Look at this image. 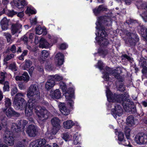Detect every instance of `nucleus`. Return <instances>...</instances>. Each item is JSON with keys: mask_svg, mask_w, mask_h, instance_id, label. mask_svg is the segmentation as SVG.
Masks as SVG:
<instances>
[{"mask_svg": "<svg viewBox=\"0 0 147 147\" xmlns=\"http://www.w3.org/2000/svg\"><path fill=\"white\" fill-rule=\"evenodd\" d=\"M111 24V21L110 18L106 16L101 17L98 18L96 23V32L95 34L96 36V42L101 46H106L109 44V41L107 39V36L106 33L104 30V28L102 26V24L105 25Z\"/></svg>", "mask_w": 147, "mask_h": 147, "instance_id": "f257e3e1", "label": "nucleus"}, {"mask_svg": "<svg viewBox=\"0 0 147 147\" xmlns=\"http://www.w3.org/2000/svg\"><path fill=\"white\" fill-rule=\"evenodd\" d=\"M40 92L38 86L34 84L31 85L29 88L27 96L29 100L25 105V114L28 117L32 114V110L35 105V102L39 98Z\"/></svg>", "mask_w": 147, "mask_h": 147, "instance_id": "f03ea898", "label": "nucleus"}, {"mask_svg": "<svg viewBox=\"0 0 147 147\" xmlns=\"http://www.w3.org/2000/svg\"><path fill=\"white\" fill-rule=\"evenodd\" d=\"M106 93L108 100L109 102H117L121 104L125 103V100L129 97L128 94L125 93L124 95L113 94L106 87Z\"/></svg>", "mask_w": 147, "mask_h": 147, "instance_id": "7ed1b4c3", "label": "nucleus"}, {"mask_svg": "<svg viewBox=\"0 0 147 147\" xmlns=\"http://www.w3.org/2000/svg\"><path fill=\"white\" fill-rule=\"evenodd\" d=\"M35 112L37 116V121L40 123H42L50 116V113L45 109L37 106L35 109Z\"/></svg>", "mask_w": 147, "mask_h": 147, "instance_id": "20e7f679", "label": "nucleus"}, {"mask_svg": "<svg viewBox=\"0 0 147 147\" xmlns=\"http://www.w3.org/2000/svg\"><path fill=\"white\" fill-rule=\"evenodd\" d=\"M25 94L19 93L15 96L13 100V104L14 107L17 109L23 110L25 107L26 104V101L22 97H23Z\"/></svg>", "mask_w": 147, "mask_h": 147, "instance_id": "39448f33", "label": "nucleus"}, {"mask_svg": "<svg viewBox=\"0 0 147 147\" xmlns=\"http://www.w3.org/2000/svg\"><path fill=\"white\" fill-rule=\"evenodd\" d=\"M121 73V69L118 68L117 70H112L108 67H106L105 72L103 73L102 78L105 81H108L109 79V75L111 74L114 76L115 78L119 79L120 78L119 74Z\"/></svg>", "mask_w": 147, "mask_h": 147, "instance_id": "423d86ee", "label": "nucleus"}, {"mask_svg": "<svg viewBox=\"0 0 147 147\" xmlns=\"http://www.w3.org/2000/svg\"><path fill=\"white\" fill-rule=\"evenodd\" d=\"M74 90L72 88H70L64 93L66 100L71 107L73 106L74 104L73 99L74 98Z\"/></svg>", "mask_w": 147, "mask_h": 147, "instance_id": "0eeeda50", "label": "nucleus"}, {"mask_svg": "<svg viewBox=\"0 0 147 147\" xmlns=\"http://www.w3.org/2000/svg\"><path fill=\"white\" fill-rule=\"evenodd\" d=\"M51 122L53 126V127L51 130V132L53 134L55 135L60 129L61 122L57 117H55L51 119Z\"/></svg>", "mask_w": 147, "mask_h": 147, "instance_id": "6e6552de", "label": "nucleus"}, {"mask_svg": "<svg viewBox=\"0 0 147 147\" xmlns=\"http://www.w3.org/2000/svg\"><path fill=\"white\" fill-rule=\"evenodd\" d=\"M3 138L5 142L7 145L12 146L13 145L14 139L12 132L6 131Z\"/></svg>", "mask_w": 147, "mask_h": 147, "instance_id": "1a4fd4ad", "label": "nucleus"}, {"mask_svg": "<svg viewBox=\"0 0 147 147\" xmlns=\"http://www.w3.org/2000/svg\"><path fill=\"white\" fill-rule=\"evenodd\" d=\"M135 141L137 144L140 145L147 144V133L138 134L135 137Z\"/></svg>", "mask_w": 147, "mask_h": 147, "instance_id": "9d476101", "label": "nucleus"}, {"mask_svg": "<svg viewBox=\"0 0 147 147\" xmlns=\"http://www.w3.org/2000/svg\"><path fill=\"white\" fill-rule=\"evenodd\" d=\"M46 142L44 139H40L32 142L30 144V147H52L49 144L45 146Z\"/></svg>", "mask_w": 147, "mask_h": 147, "instance_id": "9b49d317", "label": "nucleus"}, {"mask_svg": "<svg viewBox=\"0 0 147 147\" xmlns=\"http://www.w3.org/2000/svg\"><path fill=\"white\" fill-rule=\"evenodd\" d=\"M26 132L29 136L35 137L38 133L37 127L34 125H30L27 127Z\"/></svg>", "mask_w": 147, "mask_h": 147, "instance_id": "f8f14e48", "label": "nucleus"}, {"mask_svg": "<svg viewBox=\"0 0 147 147\" xmlns=\"http://www.w3.org/2000/svg\"><path fill=\"white\" fill-rule=\"evenodd\" d=\"M112 113L115 119L117 116H121L123 113V109L118 104H115V108L112 110Z\"/></svg>", "mask_w": 147, "mask_h": 147, "instance_id": "ddd939ff", "label": "nucleus"}, {"mask_svg": "<svg viewBox=\"0 0 147 147\" xmlns=\"http://www.w3.org/2000/svg\"><path fill=\"white\" fill-rule=\"evenodd\" d=\"M22 25L18 22L16 24H13L12 25L11 33L14 35L16 33H19L20 32Z\"/></svg>", "mask_w": 147, "mask_h": 147, "instance_id": "4468645a", "label": "nucleus"}, {"mask_svg": "<svg viewBox=\"0 0 147 147\" xmlns=\"http://www.w3.org/2000/svg\"><path fill=\"white\" fill-rule=\"evenodd\" d=\"M13 3L15 6L18 9H21V11L24 6L27 4L25 0H13Z\"/></svg>", "mask_w": 147, "mask_h": 147, "instance_id": "2eb2a0df", "label": "nucleus"}, {"mask_svg": "<svg viewBox=\"0 0 147 147\" xmlns=\"http://www.w3.org/2000/svg\"><path fill=\"white\" fill-rule=\"evenodd\" d=\"M20 121H18L16 123H13L12 124L11 127V130L14 132L18 133L20 131L21 126Z\"/></svg>", "mask_w": 147, "mask_h": 147, "instance_id": "dca6fc26", "label": "nucleus"}, {"mask_svg": "<svg viewBox=\"0 0 147 147\" xmlns=\"http://www.w3.org/2000/svg\"><path fill=\"white\" fill-rule=\"evenodd\" d=\"M139 65L143 67L142 70V72L146 73L147 72V60H146L143 57H141L139 62Z\"/></svg>", "mask_w": 147, "mask_h": 147, "instance_id": "f3484780", "label": "nucleus"}, {"mask_svg": "<svg viewBox=\"0 0 147 147\" xmlns=\"http://www.w3.org/2000/svg\"><path fill=\"white\" fill-rule=\"evenodd\" d=\"M59 109L61 113L65 115H68L70 113V110L67 109L64 103H61L59 105Z\"/></svg>", "mask_w": 147, "mask_h": 147, "instance_id": "a211bd4d", "label": "nucleus"}, {"mask_svg": "<svg viewBox=\"0 0 147 147\" xmlns=\"http://www.w3.org/2000/svg\"><path fill=\"white\" fill-rule=\"evenodd\" d=\"M3 111H6V114L7 116L8 117H10L14 115L18 116L20 115L19 114L14 111L10 107L8 109H5Z\"/></svg>", "mask_w": 147, "mask_h": 147, "instance_id": "6ab92c4d", "label": "nucleus"}, {"mask_svg": "<svg viewBox=\"0 0 147 147\" xmlns=\"http://www.w3.org/2000/svg\"><path fill=\"white\" fill-rule=\"evenodd\" d=\"M49 79L46 83L45 85V88L47 90H49L52 88L55 85V81L51 78L50 76H49Z\"/></svg>", "mask_w": 147, "mask_h": 147, "instance_id": "aec40b11", "label": "nucleus"}, {"mask_svg": "<svg viewBox=\"0 0 147 147\" xmlns=\"http://www.w3.org/2000/svg\"><path fill=\"white\" fill-rule=\"evenodd\" d=\"M50 96L53 98L58 99L61 97V94L59 90L56 89L54 91H51Z\"/></svg>", "mask_w": 147, "mask_h": 147, "instance_id": "412c9836", "label": "nucleus"}, {"mask_svg": "<svg viewBox=\"0 0 147 147\" xmlns=\"http://www.w3.org/2000/svg\"><path fill=\"white\" fill-rule=\"evenodd\" d=\"M63 55L61 53H58L56 56V59L57 61V64L59 65H62L64 62Z\"/></svg>", "mask_w": 147, "mask_h": 147, "instance_id": "4be33fe9", "label": "nucleus"}, {"mask_svg": "<svg viewBox=\"0 0 147 147\" xmlns=\"http://www.w3.org/2000/svg\"><path fill=\"white\" fill-rule=\"evenodd\" d=\"M25 63H22L20 66L23 69L27 70L32 65V62L31 61L28 60H25Z\"/></svg>", "mask_w": 147, "mask_h": 147, "instance_id": "5701e85b", "label": "nucleus"}, {"mask_svg": "<svg viewBox=\"0 0 147 147\" xmlns=\"http://www.w3.org/2000/svg\"><path fill=\"white\" fill-rule=\"evenodd\" d=\"M136 120L134 119V117L130 115L126 119V123L129 126H132L135 125Z\"/></svg>", "mask_w": 147, "mask_h": 147, "instance_id": "b1692460", "label": "nucleus"}, {"mask_svg": "<svg viewBox=\"0 0 147 147\" xmlns=\"http://www.w3.org/2000/svg\"><path fill=\"white\" fill-rule=\"evenodd\" d=\"M9 20L6 18H4L1 20V24L2 29L3 30H7L8 27Z\"/></svg>", "mask_w": 147, "mask_h": 147, "instance_id": "393cba45", "label": "nucleus"}, {"mask_svg": "<svg viewBox=\"0 0 147 147\" xmlns=\"http://www.w3.org/2000/svg\"><path fill=\"white\" fill-rule=\"evenodd\" d=\"M50 45V44L43 38H41L40 40L39 47L41 48H47Z\"/></svg>", "mask_w": 147, "mask_h": 147, "instance_id": "a878e982", "label": "nucleus"}, {"mask_svg": "<svg viewBox=\"0 0 147 147\" xmlns=\"http://www.w3.org/2000/svg\"><path fill=\"white\" fill-rule=\"evenodd\" d=\"M75 123L72 120H69L65 121L63 123V127L66 129H69L72 127Z\"/></svg>", "mask_w": 147, "mask_h": 147, "instance_id": "bb28decb", "label": "nucleus"}, {"mask_svg": "<svg viewBox=\"0 0 147 147\" xmlns=\"http://www.w3.org/2000/svg\"><path fill=\"white\" fill-rule=\"evenodd\" d=\"M107 8L104 6L101 5L99 6L98 8H96L93 10V12L95 15H97L100 11H106Z\"/></svg>", "mask_w": 147, "mask_h": 147, "instance_id": "cd10ccee", "label": "nucleus"}, {"mask_svg": "<svg viewBox=\"0 0 147 147\" xmlns=\"http://www.w3.org/2000/svg\"><path fill=\"white\" fill-rule=\"evenodd\" d=\"M73 139V143L76 145L79 143L81 137L78 134H76L74 135Z\"/></svg>", "mask_w": 147, "mask_h": 147, "instance_id": "c85d7f7f", "label": "nucleus"}, {"mask_svg": "<svg viewBox=\"0 0 147 147\" xmlns=\"http://www.w3.org/2000/svg\"><path fill=\"white\" fill-rule=\"evenodd\" d=\"M26 13L28 14H35L36 13V10L31 7H27V9L25 11Z\"/></svg>", "mask_w": 147, "mask_h": 147, "instance_id": "c756f323", "label": "nucleus"}, {"mask_svg": "<svg viewBox=\"0 0 147 147\" xmlns=\"http://www.w3.org/2000/svg\"><path fill=\"white\" fill-rule=\"evenodd\" d=\"M22 76V81H24L25 82H28L30 80V77L26 72H24Z\"/></svg>", "mask_w": 147, "mask_h": 147, "instance_id": "7c9ffc66", "label": "nucleus"}, {"mask_svg": "<svg viewBox=\"0 0 147 147\" xmlns=\"http://www.w3.org/2000/svg\"><path fill=\"white\" fill-rule=\"evenodd\" d=\"M115 133L116 135H118V139L119 141H122L123 140L124 136L122 132H118L117 129H115Z\"/></svg>", "mask_w": 147, "mask_h": 147, "instance_id": "2f4dec72", "label": "nucleus"}, {"mask_svg": "<svg viewBox=\"0 0 147 147\" xmlns=\"http://www.w3.org/2000/svg\"><path fill=\"white\" fill-rule=\"evenodd\" d=\"M71 137V135L68 133H65L63 134L62 138L66 142L70 140Z\"/></svg>", "mask_w": 147, "mask_h": 147, "instance_id": "473e14b6", "label": "nucleus"}, {"mask_svg": "<svg viewBox=\"0 0 147 147\" xmlns=\"http://www.w3.org/2000/svg\"><path fill=\"white\" fill-rule=\"evenodd\" d=\"M50 77L52 79L55 80L56 81H60L63 79V77L58 74H56L55 75H50Z\"/></svg>", "mask_w": 147, "mask_h": 147, "instance_id": "72a5a7b5", "label": "nucleus"}, {"mask_svg": "<svg viewBox=\"0 0 147 147\" xmlns=\"http://www.w3.org/2000/svg\"><path fill=\"white\" fill-rule=\"evenodd\" d=\"M45 30L44 29L42 28L40 26H39L36 28V34L40 35L42 34L43 31Z\"/></svg>", "mask_w": 147, "mask_h": 147, "instance_id": "f704fd0d", "label": "nucleus"}, {"mask_svg": "<svg viewBox=\"0 0 147 147\" xmlns=\"http://www.w3.org/2000/svg\"><path fill=\"white\" fill-rule=\"evenodd\" d=\"M49 55V53L46 50H44L41 52V56L42 58L44 59L47 58Z\"/></svg>", "mask_w": 147, "mask_h": 147, "instance_id": "c9c22d12", "label": "nucleus"}, {"mask_svg": "<svg viewBox=\"0 0 147 147\" xmlns=\"http://www.w3.org/2000/svg\"><path fill=\"white\" fill-rule=\"evenodd\" d=\"M125 132L126 137L128 139H130V129L127 127H126L125 128Z\"/></svg>", "mask_w": 147, "mask_h": 147, "instance_id": "e433bc0d", "label": "nucleus"}, {"mask_svg": "<svg viewBox=\"0 0 147 147\" xmlns=\"http://www.w3.org/2000/svg\"><path fill=\"white\" fill-rule=\"evenodd\" d=\"M3 35L5 36L7 39V41L8 42H11V36L9 33H5L3 34Z\"/></svg>", "mask_w": 147, "mask_h": 147, "instance_id": "4c0bfd02", "label": "nucleus"}, {"mask_svg": "<svg viewBox=\"0 0 147 147\" xmlns=\"http://www.w3.org/2000/svg\"><path fill=\"white\" fill-rule=\"evenodd\" d=\"M5 105L6 107H9L11 105L10 99L9 98H6L5 101Z\"/></svg>", "mask_w": 147, "mask_h": 147, "instance_id": "58836bf2", "label": "nucleus"}, {"mask_svg": "<svg viewBox=\"0 0 147 147\" xmlns=\"http://www.w3.org/2000/svg\"><path fill=\"white\" fill-rule=\"evenodd\" d=\"M60 87L63 92L66 91L67 89L66 84L63 82H60Z\"/></svg>", "mask_w": 147, "mask_h": 147, "instance_id": "ea45409f", "label": "nucleus"}, {"mask_svg": "<svg viewBox=\"0 0 147 147\" xmlns=\"http://www.w3.org/2000/svg\"><path fill=\"white\" fill-rule=\"evenodd\" d=\"M9 69L12 71H15L17 70L16 64L14 63L10 64L9 67Z\"/></svg>", "mask_w": 147, "mask_h": 147, "instance_id": "a19ab883", "label": "nucleus"}, {"mask_svg": "<svg viewBox=\"0 0 147 147\" xmlns=\"http://www.w3.org/2000/svg\"><path fill=\"white\" fill-rule=\"evenodd\" d=\"M18 85L19 88L21 90L25 89L26 88V85L22 82H19Z\"/></svg>", "mask_w": 147, "mask_h": 147, "instance_id": "79ce46f5", "label": "nucleus"}, {"mask_svg": "<svg viewBox=\"0 0 147 147\" xmlns=\"http://www.w3.org/2000/svg\"><path fill=\"white\" fill-rule=\"evenodd\" d=\"M5 76L3 73L1 72L0 73V83H2L4 80Z\"/></svg>", "mask_w": 147, "mask_h": 147, "instance_id": "37998d69", "label": "nucleus"}, {"mask_svg": "<svg viewBox=\"0 0 147 147\" xmlns=\"http://www.w3.org/2000/svg\"><path fill=\"white\" fill-rule=\"evenodd\" d=\"M23 140L24 142L22 143L21 142H19L16 147H24V145L26 144V140L25 139H23Z\"/></svg>", "mask_w": 147, "mask_h": 147, "instance_id": "c03bdc74", "label": "nucleus"}, {"mask_svg": "<svg viewBox=\"0 0 147 147\" xmlns=\"http://www.w3.org/2000/svg\"><path fill=\"white\" fill-rule=\"evenodd\" d=\"M13 57H14V55L13 54H11L10 55H7V56L5 57L4 61H7Z\"/></svg>", "mask_w": 147, "mask_h": 147, "instance_id": "a18cd8bd", "label": "nucleus"}, {"mask_svg": "<svg viewBox=\"0 0 147 147\" xmlns=\"http://www.w3.org/2000/svg\"><path fill=\"white\" fill-rule=\"evenodd\" d=\"M129 139H127V140H125L124 141H122V144L123 145L128 146H130V145L129 141Z\"/></svg>", "mask_w": 147, "mask_h": 147, "instance_id": "49530a36", "label": "nucleus"}, {"mask_svg": "<svg viewBox=\"0 0 147 147\" xmlns=\"http://www.w3.org/2000/svg\"><path fill=\"white\" fill-rule=\"evenodd\" d=\"M103 64L102 62L100 61H99L98 63V68L100 69H102L103 67Z\"/></svg>", "mask_w": 147, "mask_h": 147, "instance_id": "de8ad7c7", "label": "nucleus"}, {"mask_svg": "<svg viewBox=\"0 0 147 147\" xmlns=\"http://www.w3.org/2000/svg\"><path fill=\"white\" fill-rule=\"evenodd\" d=\"M30 23L32 25H35L37 23V18L35 17L30 20Z\"/></svg>", "mask_w": 147, "mask_h": 147, "instance_id": "09e8293b", "label": "nucleus"}, {"mask_svg": "<svg viewBox=\"0 0 147 147\" xmlns=\"http://www.w3.org/2000/svg\"><path fill=\"white\" fill-rule=\"evenodd\" d=\"M142 17L145 22H147V12L143 13L142 15Z\"/></svg>", "mask_w": 147, "mask_h": 147, "instance_id": "8fccbe9b", "label": "nucleus"}, {"mask_svg": "<svg viewBox=\"0 0 147 147\" xmlns=\"http://www.w3.org/2000/svg\"><path fill=\"white\" fill-rule=\"evenodd\" d=\"M17 92V88L16 87H14L12 89L11 94L12 96H13Z\"/></svg>", "mask_w": 147, "mask_h": 147, "instance_id": "3c124183", "label": "nucleus"}, {"mask_svg": "<svg viewBox=\"0 0 147 147\" xmlns=\"http://www.w3.org/2000/svg\"><path fill=\"white\" fill-rule=\"evenodd\" d=\"M119 88V90L121 92L124 91L125 90V87L121 83L120 84Z\"/></svg>", "mask_w": 147, "mask_h": 147, "instance_id": "603ef678", "label": "nucleus"}, {"mask_svg": "<svg viewBox=\"0 0 147 147\" xmlns=\"http://www.w3.org/2000/svg\"><path fill=\"white\" fill-rule=\"evenodd\" d=\"M107 53V50H102L99 52V54L100 55L105 56Z\"/></svg>", "mask_w": 147, "mask_h": 147, "instance_id": "864d4df0", "label": "nucleus"}, {"mask_svg": "<svg viewBox=\"0 0 147 147\" xmlns=\"http://www.w3.org/2000/svg\"><path fill=\"white\" fill-rule=\"evenodd\" d=\"M10 50L13 53H15L16 52V47L14 45H13L11 46Z\"/></svg>", "mask_w": 147, "mask_h": 147, "instance_id": "5fc2aeb1", "label": "nucleus"}, {"mask_svg": "<svg viewBox=\"0 0 147 147\" xmlns=\"http://www.w3.org/2000/svg\"><path fill=\"white\" fill-rule=\"evenodd\" d=\"M45 68L48 71H51L53 69V67L51 65H47L45 66Z\"/></svg>", "mask_w": 147, "mask_h": 147, "instance_id": "6e6d98bb", "label": "nucleus"}, {"mask_svg": "<svg viewBox=\"0 0 147 147\" xmlns=\"http://www.w3.org/2000/svg\"><path fill=\"white\" fill-rule=\"evenodd\" d=\"M67 47V45L65 43H63L60 45V49H65Z\"/></svg>", "mask_w": 147, "mask_h": 147, "instance_id": "4d7b16f0", "label": "nucleus"}, {"mask_svg": "<svg viewBox=\"0 0 147 147\" xmlns=\"http://www.w3.org/2000/svg\"><path fill=\"white\" fill-rule=\"evenodd\" d=\"M1 124L3 127H5L7 125V123L6 120L4 119L2 120L1 122Z\"/></svg>", "mask_w": 147, "mask_h": 147, "instance_id": "13d9d810", "label": "nucleus"}, {"mask_svg": "<svg viewBox=\"0 0 147 147\" xmlns=\"http://www.w3.org/2000/svg\"><path fill=\"white\" fill-rule=\"evenodd\" d=\"M22 39L24 42V43H27L28 41V38L26 36L24 35V36L22 38Z\"/></svg>", "mask_w": 147, "mask_h": 147, "instance_id": "bf43d9fd", "label": "nucleus"}, {"mask_svg": "<svg viewBox=\"0 0 147 147\" xmlns=\"http://www.w3.org/2000/svg\"><path fill=\"white\" fill-rule=\"evenodd\" d=\"M15 79L17 81H22V76H16L15 77Z\"/></svg>", "mask_w": 147, "mask_h": 147, "instance_id": "052dcab7", "label": "nucleus"}, {"mask_svg": "<svg viewBox=\"0 0 147 147\" xmlns=\"http://www.w3.org/2000/svg\"><path fill=\"white\" fill-rule=\"evenodd\" d=\"M34 69V66H32L30 67V69H29L28 72L30 75H31Z\"/></svg>", "mask_w": 147, "mask_h": 147, "instance_id": "680f3d73", "label": "nucleus"}, {"mask_svg": "<svg viewBox=\"0 0 147 147\" xmlns=\"http://www.w3.org/2000/svg\"><path fill=\"white\" fill-rule=\"evenodd\" d=\"M122 57L128 60V61H130L131 60V59L130 57L128 56L127 55L125 54L122 55Z\"/></svg>", "mask_w": 147, "mask_h": 147, "instance_id": "e2e57ef3", "label": "nucleus"}, {"mask_svg": "<svg viewBox=\"0 0 147 147\" xmlns=\"http://www.w3.org/2000/svg\"><path fill=\"white\" fill-rule=\"evenodd\" d=\"M27 123L28 122L27 121L25 120H23L22 121V126L23 129L24 128L25 126L27 124Z\"/></svg>", "mask_w": 147, "mask_h": 147, "instance_id": "0e129e2a", "label": "nucleus"}, {"mask_svg": "<svg viewBox=\"0 0 147 147\" xmlns=\"http://www.w3.org/2000/svg\"><path fill=\"white\" fill-rule=\"evenodd\" d=\"M17 16L20 18H22L24 16V13L23 11L22 12H19L18 13Z\"/></svg>", "mask_w": 147, "mask_h": 147, "instance_id": "69168bd1", "label": "nucleus"}, {"mask_svg": "<svg viewBox=\"0 0 147 147\" xmlns=\"http://www.w3.org/2000/svg\"><path fill=\"white\" fill-rule=\"evenodd\" d=\"M3 90L4 91H9V86H4L3 87Z\"/></svg>", "mask_w": 147, "mask_h": 147, "instance_id": "338daca9", "label": "nucleus"}, {"mask_svg": "<svg viewBox=\"0 0 147 147\" xmlns=\"http://www.w3.org/2000/svg\"><path fill=\"white\" fill-rule=\"evenodd\" d=\"M9 2L8 0H3L2 3L4 5H6L8 4Z\"/></svg>", "mask_w": 147, "mask_h": 147, "instance_id": "774afa93", "label": "nucleus"}]
</instances>
